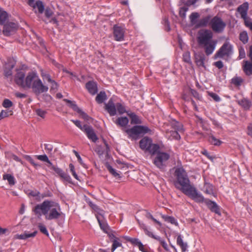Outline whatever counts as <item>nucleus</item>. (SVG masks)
<instances>
[{
	"instance_id": "obj_1",
	"label": "nucleus",
	"mask_w": 252,
	"mask_h": 252,
	"mask_svg": "<svg viewBox=\"0 0 252 252\" xmlns=\"http://www.w3.org/2000/svg\"><path fill=\"white\" fill-rule=\"evenodd\" d=\"M32 211L38 217L44 215L47 220H58L62 215L59 203L49 200H45L42 203L36 205Z\"/></svg>"
},
{
	"instance_id": "obj_2",
	"label": "nucleus",
	"mask_w": 252,
	"mask_h": 252,
	"mask_svg": "<svg viewBox=\"0 0 252 252\" xmlns=\"http://www.w3.org/2000/svg\"><path fill=\"white\" fill-rule=\"evenodd\" d=\"M176 181L174 182L175 187L183 193L191 187L190 181L186 170L182 167H178L174 173Z\"/></svg>"
},
{
	"instance_id": "obj_3",
	"label": "nucleus",
	"mask_w": 252,
	"mask_h": 252,
	"mask_svg": "<svg viewBox=\"0 0 252 252\" xmlns=\"http://www.w3.org/2000/svg\"><path fill=\"white\" fill-rule=\"evenodd\" d=\"M169 158V154L163 152H158L153 159V163L159 169L164 170L166 167L167 161Z\"/></svg>"
},
{
	"instance_id": "obj_4",
	"label": "nucleus",
	"mask_w": 252,
	"mask_h": 252,
	"mask_svg": "<svg viewBox=\"0 0 252 252\" xmlns=\"http://www.w3.org/2000/svg\"><path fill=\"white\" fill-rule=\"evenodd\" d=\"M233 54V46L229 42L225 41L214 55V59L229 57Z\"/></svg>"
},
{
	"instance_id": "obj_5",
	"label": "nucleus",
	"mask_w": 252,
	"mask_h": 252,
	"mask_svg": "<svg viewBox=\"0 0 252 252\" xmlns=\"http://www.w3.org/2000/svg\"><path fill=\"white\" fill-rule=\"evenodd\" d=\"M151 131L147 126H135L131 128L126 130V133L128 135L129 138L136 139V136L139 134H145Z\"/></svg>"
},
{
	"instance_id": "obj_6",
	"label": "nucleus",
	"mask_w": 252,
	"mask_h": 252,
	"mask_svg": "<svg viewBox=\"0 0 252 252\" xmlns=\"http://www.w3.org/2000/svg\"><path fill=\"white\" fill-rule=\"evenodd\" d=\"M184 193L197 203H205V200L207 199L193 186L188 189Z\"/></svg>"
},
{
	"instance_id": "obj_7",
	"label": "nucleus",
	"mask_w": 252,
	"mask_h": 252,
	"mask_svg": "<svg viewBox=\"0 0 252 252\" xmlns=\"http://www.w3.org/2000/svg\"><path fill=\"white\" fill-rule=\"evenodd\" d=\"M213 33L209 30H202L198 32L197 38L199 45L213 40Z\"/></svg>"
},
{
	"instance_id": "obj_8",
	"label": "nucleus",
	"mask_w": 252,
	"mask_h": 252,
	"mask_svg": "<svg viewBox=\"0 0 252 252\" xmlns=\"http://www.w3.org/2000/svg\"><path fill=\"white\" fill-rule=\"evenodd\" d=\"M210 26L214 32L220 33L223 31L226 24L220 17L216 16L212 18Z\"/></svg>"
},
{
	"instance_id": "obj_9",
	"label": "nucleus",
	"mask_w": 252,
	"mask_h": 252,
	"mask_svg": "<svg viewBox=\"0 0 252 252\" xmlns=\"http://www.w3.org/2000/svg\"><path fill=\"white\" fill-rule=\"evenodd\" d=\"M31 88L36 95H39L42 93L47 92L49 89L47 86L43 84L42 81L39 78L34 80Z\"/></svg>"
},
{
	"instance_id": "obj_10",
	"label": "nucleus",
	"mask_w": 252,
	"mask_h": 252,
	"mask_svg": "<svg viewBox=\"0 0 252 252\" xmlns=\"http://www.w3.org/2000/svg\"><path fill=\"white\" fill-rule=\"evenodd\" d=\"M3 25V33L5 36L13 34L17 30V24L14 22H8Z\"/></svg>"
},
{
	"instance_id": "obj_11",
	"label": "nucleus",
	"mask_w": 252,
	"mask_h": 252,
	"mask_svg": "<svg viewBox=\"0 0 252 252\" xmlns=\"http://www.w3.org/2000/svg\"><path fill=\"white\" fill-rule=\"evenodd\" d=\"M113 36L115 40L121 41L124 39L125 29L121 26L115 25L113 28Z\"/></svg>"
},
{
	"instance_id": "obj_12",
	"label": "nucleus",
	"mask_w": 252,
	"mask_h": 252,
	"mask_svg": "<svg viewBox=\"0 0 252 252\" xmlns=\"http://www.w3.org/2000/svg\"><path fill=\"white\" fill-rule=\"evenodd\" d=\"M37 78H38V77L36 73L33 71L29 72L25 77L24 88H31L34 80H36Z\"/></svg>"
},
{
	"instance_id": "obj_13",
	"label": "nucleus",
	"mask_w": 252,
	"mask_h": 252,
	"mask_svg": "<svg viewBox=\"0 0 252 252\" xmlns=\"http://www.w3.org/2000/svg\"><path fill=\"white\" fill-rule=\"evenodd\" d=\"M217 43V40H213L211 41L201 45L200 46L204 48L206 55H211L214 52Z\"/></svg>"
},
{
	"instance_id": "obj_14",
	"label": "nucleus",
	"mask_w": 252,
	"mask_h": 252,
	"mask_svg": "<svg viewBox=\"0 0 252 252\" xmlns=\"http://www.w3.org/2000/svg\"><path fill=\"white\" fill-rule=\"evenodd\" d=\"M14 81L17 85L24 88L25 81V72L21 70H17V73L15 76Z\"/></svg>"
},
{
	"instance_id": "obj_15",
	"label": "nucleus",
	"mask_w": 252,
	"mask_h": 252,
	"mask_svg": "<svg viewBox=\"0 0 252 252\" xmlns=\"http://www.w3.org/2000/svg\"><path fill=\"white\" fill-rule=\"evenodd\" d=\"M83 132L86 133L88 138L93 142H96L98 140V137L92 126L89 125L86 126Z\"/></svg>"
},
{
	"instance_id": "obj_16",
	"label": "nucleus",
	"mask_w": 252,
	"mask_h": 252,
	"mask_svg": "<svg viewBox=\"0 0 252 252\" xmlns=\"http://www.w3.org/2000/svg\"><path fill=\"white\" fill-rule=\"evenodd\" d=\"M205 204L211 212L216 213L219 216L221 215L220 207L215 202L207 199L206 200H205Z\"/></svg>"
},
{
	"instance_id": "obj_17",
	"label": "nucleus",
	"mask_w": 252,
	"mask_h": 252,
	"mask_svg": "<svg viewBox=\"0 0 252 252\" xmlns=\"http://www.w3.org/2000/svg\"><path fill=\"white\" fill-rule=\"evenodd\" d=\"M104 108L110 116H114L116 115V106L112 98H110L107 103L105 104Z\"/></svg>"
},
{
	"instance_id": "obj_18",
	"label": "nucleus",
	"mask_w": 252,
	"mask_h": 252,
	"mask_svg": "<svg viewBox=\"0 0 252 252\" xmlns=\"http://www.w3.org/2000/svg\"><path fill=\"white\" fill-rule=\"evenodd\" d=\"M249 8V4L247 2L243 3L237 8V11L240 14L241 17L244 22L249 18L247 17V12Z\"/></svg>"
},
{
	"instance_id": "obj_19",
	"label": "nucleus",
	"mask_w": 252,
	"mask_h": 252,
	"mask_svg": "<svg viewBox=\"0 0 252 252\" xmlns=\"http://www.w3.org/2000/svg\"><path fill=\"white\" fill-rule=\"evenodd\" d=\"M15 64L13 62H8L5 63L4 67V75L6 78H8L12 76V70L15 66Z\"/></svg>"
},
{
	"instance_id": "obj_20",
	"label": "nucleus",
	"mask_w": 252,
	"mask_h": 252,
	"mask_svg": "<svg viewBox=\"0 0 252 252\" xmlns=\"http://www.w3.org/2000/svg\"><path fill=\"white\" fill-rule=\"evenodd\" d=\"M86 88L89 93L92 95H94L98 91L97 84L93 81L88 82L86 84Z\"/></svg>"
},
{
	"instance_id": "obj_21",
	"label": "nucleus",
	"mask_w": 252,
	"mask_h": 252,
	"mask_svg": "<svg viewBox=\"0 0 252 252\" xmlns=\"http://www.w3.org/2000/svg\"><path fill=\"white\" fill-rule=\"evenodd\" d=\"M50 168L53 170L55 172V173L57 174H58V175L61 178L63 179L64 180L66 181H69L70 179L69 176L66 174L65 173H64L62 169L58 167H56L53 164L52 165H50Z\"/></svg>"
},
{
	"instance_id": "obj_22",
	"label": "nucleus",
	"mask_w": 252,
	"mask_h": 252,
	"mask_svg": "<svg viewBox=\"0 0 252 252\" xmlns=\"http://www.w3.org/2000/svg\"><path fill=\"white\" fill-rule=\"evenodd\" d=\"M34 0H29L28 4L34 8L36 7L38 8V12L40 14L43 13L44 10V6L43 2L41 1L38 0L36 1L35 4H34Z\"/></svg>"
},
{
	"instance_id": "obj_23",
	"label": "nucleus",
	"mask_w": 252,
	"mask_h": 252,
	"mask_svg": "<svg viewBox=\"0 0 252 252\" xmlns=\"http://www.w3.org/2000/svg\"><path fill=\"white\" fill-rule=\"evenodd\" d=\"M242 68L244 72L247 76H252V61H244Z\"/></svg>"
},
{
	"instance_id": "obj_24",
	"label": "nucleus",
	"mask_w": 252,
	"mask_h": 252,
	"mask_svg": "<svg viewBox=\"0 0 252 252\" xmlns=\"http://www.w3.org/2000/svg\"><path fill=\"white\" fill-rule=\"evenodd\" d=\"M152 142V140L151 138L145 137L140 141L139 146L141 149L147 151Z\"/></svg>"
},
{
	"instance_id": "obj_25",
	"label": "nucleus",
	"mask_w": 252,
	"mask_h": 252,
	"mask_svg": "<svg viewBox=\"0 0 252 252\" xmlns=\"http://www.w3.org/2000/svg\"><path fill=\"white\" fill-rule=\"evenodd\" d=\"M237 103L242 106L245 110H249L252 106V102L249 99L244 98L241 100H236Z\"/></svg>"
},
{
	"instance_id": "obj_26",
	"label": "nucleus",
	"mask_w": 252,
	"mask_h": 252,
	"mask_svg": "<svg viewBox=\"0 0 252 252\" xmlns=\"http://www.w3.org/2000/svg\"><path fill=\"white\" fill-rule=\"evenodd\" d=\"M211 19V16L210 15L203 17L197 22L196 26L198 28L206 27L208 24L210 25Z\"/></svg>"
},
{
	"instance_id": "obj_27",
	"label": "nucleus",
	"mask_w": 252,
	"mask_h": 252,
	"mask_svg": "<svg viewBox=\"0 0 252 252\" xmlns=\"http://www.w3.org/2000/svg\"><path fill=\"white\" fill-rule=\"evenodd\" d=\"M170 124L171 126L174 129V130L178 131L181 133L184 132V129L183 128V125L182 123L175 120H172L170 122Z\"/></svg>"
},
{
	"instance_id": "obj_28",
	"label": "nucleus",
	"mask_w": 252,
	"mask_h": 252,
	"mask_svg": "<svg viewBox=\"0 0 252 252\" xmlns=\"http://www.w3.org/2000/svg\"><path fill=\"white\" fill-rule=\"evenodd\" d=\"M29 196H32V197H36V199L37 200H40L41 198H44L46 196H51L52 193H48L47 195L42 194L41 196H40V192L37 190H29V192L28 193Z\"/></svg>"
},
{
	"instance_id": "obj_29",
	"label": "nucleus",
	"mask_w": 252,
	"mask_h": 252,
	"mask_svg": "<svg viewBox=\"0 0 252 252\" xmlns=\"http://www.w3.org/2000/svg\"><path fill=\"white\" fill-rule=\"evenodd\" d=\"M129 122V120L126 117H121L118 118V119L115 122V123L119 126L122 127H125L126 126Z\"/></svg>"
},
{
	"instance_id": "obj_30",
	"label": "nucleus",
	"mask_w": 252,
	"mask_h": 252,
	"mask_svg": "<svg viewBox=\"0 0 252 252\" xmlns=\"http://www.w3.org/2000/svg\"><path fill=\"white\" fill-rule=\"evenodd\" d=\"M96 218L101 229L105 233H108V231H110V228L107 223L105 221L102 220L100 217L97 216Z\"/></svg>"
},
{
	"instance_id": "obj_31",
	"label": "nucleus",
	"mask_w": 252,
	"mask_h": 252,
	"mask_svg": "<svg viewBox=\"0 0 252 252\" xmlns=\"http://www.w3.org/2000/svg\"><path fill=\"white\" fill-rule=\"evenodd\" d=\"M177 244L180 247L182 252H185L187 251L188 244L183 241L181 235H178L177 238Z\"/></svg>"
},
{
	"instance_id": "obj_32",
	"label": "nucleus",
	"mask_w": 252,
	"mask_h": 252,
	"mask_svg": "<svg viewBox=\"0 0 252 252\" xmlns=\"http://www.w3.org/2000/svg\"><path fill=\"white\" fill-rule=\"evenodd\" d=\"M127 114L131 119L130 123L131 124H141L142 123L139 117L134 113H127Z\"/></svg>"
},
{
	"instance_id": "obj_33",
	"label": "nucleus",
	"mask_w": 252,
	"mask_h": 252,
	"mask_svg": "<svg viewBox=\"0 0 252 252\" xmlns=\"http://www.w3.org/2000/svg\"><path fill=\"white\" fill-rule=\"evenodd\" d=\"M159 146L156 144H153L152 142L150 144L147 151H148L152 155L157 154L158 153L160 152L159 151Z\"/></svg>"
},
{
	"instance_id": "obj_34",
	"label": "nucleus",
	"mask_w": 252,
	"mask_h": 252,
	"mask_svg": "<svg viewBox=\"0 0 252 252\" xmlns=\"http://www.w3.org/2000/svg\"><path fill=\"white\" fill-rule=\"evenodd\" d=\"M204 191L207 194H214V187L212 184L205 181L203 186Z\"/></svg>"
},
{
	"instance_id": "obj_35",
	"label": "nucleus",
	"mask_w": 252,
	"mask_h": 252,
	"mask_svg": "<svg viewBox=\"0 0 252 252\" xmlns=\"http://www.w3.org/2000/svg\"><path fill=\"white\" fill-rule=\"evenodd\" d=\"M37 234V231H34L32 233H29L25 232L24 234H22L20 235H17L16 238L19 239H26L30 237H34L36 234Z\"/></svg>"
},
{
	"instance_id": "obj_36",
	"label": "nucleus",
	"mask_w": 252,
	"mask_h": 252,
	"mask_svg": "<svg viewBox=\"0 0 252 252\" xmlns=\"http://www.w3.org/2000/svg\"><path fill=\"white\" fill-rule=\"evenodd\" d=\"M107 99V95L104 91H101L95 97V100L98 104H101Z\"/></svg>"
},
{
	"instance_id": "obj_37",
	"label": "nucleus",
	"mask_w": 252,
	"mask_h": 252,
	"mask_svg": "<svg viewBox=\"0 0 252 252\" xmlns=\"http://www.w3.org/2000/svg\"><path fill=\"white\" fill-rule=\"evenodd\" d=\"M8 18L7 13L2 9L0 8V25H4Z\"/></svg>"
},
{
	"instance_id": "obj_38",
	"label": "nucleus",
	"mask_w": 252,
	"mask_h": 252,
	"mask_svg": "<svg viewBox=\"0 0 252 252\" xmlns=\"http://www.w3.org/2000/svg\"><path fill=\"white\" fill-rule=\"evenodd\" d=\"M195 63L197 66L205 67L204 60L205 57L204 55H198L195 56Z\"/></svg>"
},
{
	"instance_id": "obj_39",
	"label": "nucleus",
	"mask_w": 252,
	"mask_h": 252,
	"mask_svg": "<svg viewBox=\"0 0 252 252\" xmlns=\"http://www.w3.org/2000/svg\"><path fill=\"white\" fill-rule=\"evenodd\" d=\"M208 141L211 144L214 145L215 146H220L222 143L221 141L216 138L213 135H211L209 136Z\"/></svg>"
},
{
	"instance_id": "obj_40",
	"label": "nucleus",
	"mask_w": 252,
	"mask_h": 252,
	"mask_svg": "<svg viewBox=\"0 0 252 252\" xmlns=\"http://www.w3.org/2000/svg\"><path fill=\"white\" fill-rule=\"evenodd\" d=\"M3 179L7 180L10 186H13L15 184V180L14 176L9 174H6L3 175Z\"/></svg>"
},
{
	"instance_id": "obj_41",
	"label": "nucleus",
	"mask_w": 252,
	"mask_h": 252,
	"mask_svg": "<svg viewBox=\"0 0 252 252\" xmlns=\"http://www.w3.org/2000/svg\"><path fill=\"white\" fill-rule=\"evenodd\" d=\"M239 39L244 44H246L248 42L249 37H248V33L246 31H243V32H240V33L239 34Z\"/></svg>"
},
{
	"instance_id": "obj_42",
	"label": "nucleus",
	"mask_w": 252,
	"mask_h": 252,
	"mask_svg": "<svg viewBox=\"0 0 252 252\" xmlns=\"http://www.w3.org/2000/svg\"><path fill=\"white\" fill-rule=\"evenodd\" d=\"M116 111H118L120 115H122L125 113H128L126 112L125 107L121 103H117L116 104Z\"/></svg>"
},
{
	"instance_id": "obj_43",
	"label": "nucleus",
	"mask_w": 252,
	"mask_h": 252,
	"mask_svg": "<svg viewBox=\"0 0 252 252\" xmlns=\"http://www.w3.org/2000/svg\"><path fill=\"white\" fill-rule=\"evenodd\" d=\"M63 101L69 104V107L76 112L80 109L74 101H72L66 98L63 99Z\"/></svg>"
},
{
	"instance_id": "obj_44",
	"label": "nucleus",
	"mask_w": 252,
	"mask_h": 252,
	"mask_svg": "<svg viewBox=\"0 0 252 252\" xmlns=\"http://www.w3.org/2000/svg\"><path fill=\"white\" fill-rule=\"evenodd\" d=\"M142 229L144 230L145 233L150 237L154 238L156 240V238H157L158 236H156L153 233L148 230L145 224H142L141 226Z\"/></svg>"
},
{
	"instance_id": "obj_45",
	"label": "nucleus",
	"mask_w": 252,
	"mask_h": 252,
	"mask_svg": "<svg viewBox=\"0 0 252 252\" xmlns=\"http://www.w3.org/2000/svg\"><path fill=\"white\" fill-rule=\"evenodd\" d=\"M162 218L164 219L165 221L170 222L171 224H174L175 225H178V222L173 217L171 216H163Z\"/></svg>"
},
{
	"instance_id": "obj_46",
	"label": "nucleus",
	"mask_w": 252,
	"mask_h": 252,
	"mask_svg": "<svg viewBox=\"0 0 252 252\" xmlns=\"http://www.w3.org/2000/svg\"><path fill=\"white\" fill-rule=\"evenodd\" d=\"M36 158L41 161L48 163L49 164L48 167H50V165H52V163L49 160L48 157L46 155L36 156Z\"/></svg>"
},
{
	"instance_id": "obj_47",
	"label": "nucleus",
	"mask_w": 252,
	"mask_h": 252,
	"mask_svg": "<svg viewBox=\"0 0 252 252\" xmlns=\"http://www.w3.org/2000/svg\"><path fill=\"white\" fill-rule=\"evenodd\" d=\"M113 244L112 247V252H113L116 248L122 246V244L119 241V239H114L112 240Z\"/></svg>"
},
{
	"instance_id": "obj_48",
	"label": "nucleus",
	"mask_w": 252,
	"mask_h": 252,
	"mask_svg": "<svg viewBox=\"0 0 252 252\" xmlns=\"http://www.w3.org/2000/svg\"><path fill=\"white\" fill-rule=\"evenodd\" d=\"M179 131L177 130H171L170 131V136L172 137L171 139L176 140H180L181 136L179 133Z\"/></svg>"
},
{
	"instance_id": "obj_49",
	"label": "nucleus",
	"mask_w": 252,
	"mask_h": 252,
	"mask_svg": "<svg viewBox=\"0 0 252 252\" xmlns=\"http://www.w3.org/2000/svg\"><path fill=\"white\" fill-rule=\"evenodd\" d=\"M26 159L30 162L36 169L40 167V165L37 163H35L33 158L30 156H26Z\"/></svg>"
},
{
	"instance_id": "obj_50",
	"label": "nucleus",
	"mask_w": 252,
	"mask_h": 252,
	"mask_svg": "<svg viewBox=\"0 0 252 252\" xmlns=\"http://www.w3.org/2000/svg\"><path fill=\"white\" fill-rule=\"evenodd\" d=\"M183 61L187 63H191L190 53L188 51L185 52L183 55Z\"/></svg>"
},
{
	"instance_id": "obj_51",
	"label": "nucleus",
	"mask_w": 252,
	"mask_h": 252,
	"mask_svg": "<svg viewBox=\"0 0 252 252\" xmlns=\"http://www.w3.org/2000/svg\"><path fill=\"white\" fill-rule=\"evenodd\" d=\"M189 10L187 6H183L180 8L179 15L181 17L185 18L186 16V12Z\"/></svg>"
},
{
	"instance_id": "obj_52",
	"label": "nucleus",
	"mask_w": 252,
	"mask_h": 252,
	"mask_svg": "<svg viewBox=\"0 0 252 252\" xmlns=\"http://www.w3.org/2000/svg\"><path fill=\"white\" fill-rule=\"evenodd\" d=\"M127 240L130 242L131 244L138 247L142 243L141 241L137 238L129 237Z\"/></svg>"
},
{
	"instance_id": "obj_53",
	"label": "nucleus",
	"mask_w": 252,
	"mask_h": 252,
	"mask_svg": "<svg viewBox=\"0 0 252 252\" xmlns=\"http://www.w3.org/2000/svg\"><path fill=\"white\" fill-rule=\"evenodd\" d=\"M243 81V79L239 77H236L232 79V83L237 86L241 85Z\"/></svg>"
},
{
	"instance_id": "obj_54",
	"label": "nucleus",
	"mask_w": 252,
	"mask_h": 252,
	"mask_svg": "<svg viewBox=\"0 0 252 252\" xmlns=\"http://www.w3.org/2000/svg\"><path fill=\"white\" fill-rule=\"evenodd\" d=\"M107 169L108 170V171H109V172L112 174L113 175L114 177H118V178H121V176H120V174L117 173L116 172V171L112 168V166H111L110 165H108L107 166Z\"/></svg>"
},
{
	"instance_id": "obj_55",
	"label": "nucleus",
	"mask_w": 252,
	"mask_h": 252,
	"mask_svg": "<svg viewBox=\"0 0 252 252\" xmlns=\"http://www.w3.org/2000/svg\"><path fill=\"white\" fill-rule=\"evenodd\" d=\"M156 240H158L159 242L160 245L162 246V247L165 250H168V245L164 239L161 238L159 236H157V238H156Z\"/></svg>"
},
{
	"instance_id": "obj_56",
	"label": "nucleus",
	"mask_w": 252,
	"mask_h": 252,
	"mask_svg": "<svg viewBox=\"0 0 252 252\" xmlns=\"http://www.w3.org/2000/svg\"><path fill=\"white\" fill-rule=\"evenodd\" d=\"M71 122H72L76 126L79 128L83 131H84L85 130V127L86 126H88V125H84L83 126H82L81 124L80 121L79 120H72Z\"/></svg>"
},
{
	"instance_id": "obj_57",
	"label": "nucleus",
	"mask_w": 252,
	"mask_h": 252,
	"mask_svg": "<svg viewBox=\"0 0 252 252\" xmlns=\"http://www.w3.org/2000/svg\"><path fill=\"white\" fill-rule=\"evenodd\" d=\"M199 17V14L197 12H193L189 16L190 22L192 24L195 23V21Z\"/></svg>"
},
{
	"instance_id": "obj_58",
	"label": "nucleus",
	"mask_w": 252,
	"mask_h": 252,
	"mask_svg": "<svg viewBox=\"0 0 252 252\" xmlns=\"http://www.w3.org/2000/svg\"><path fill=\"white\" fill-rule=\"evenodd\" d=\"M38 228L42 233L46 235V236H49L48 230H47V228L44 225L40 223L38 225Z\"/></svg>"
},
{
	"instance_id": "obj_59",
	"label": "nucleus",
	"mask_w": 252,
	"mask_h": 252,
	"mask_svg": "<svg viewBox=\"0 0 252 252\" xmlns=\"http://www.w3.org/2000/svg\"><path fill=\"white\" fill-rule=\"evenodd\" d=\"M12 105V102L8 99H5L2 103V106L6 108L11 107Z\"/></svg>"
},
{
	"instance_id": "obj_60",
	"label": "nucleus",
	"mask_w": 252,
	"mask_h": 252,
	"mask_svg": "<svg viewBox=\"0 0 252 252\" xmlns=\"http://www.w3.org/2000/svg\"><path fill=\"white\" fill-rule=\"evenodd\" d=\"M11 112V111L2 110L0 113V120L4 118L8 117L9 115H12Z\"/></svg>"
},
{
	"instance_id": "obj_61",
	"label": "nucleus",
	"mask_w": 252,
	"mask_h": 252,
	"mask_svg": "<svg viewBox=\"0 0 252 252\" xmlns=\"http://www.w3.org/2000/svg\"><path fill=\"white\" fill-rule=\"evenodd\" d=\"M49 83L51 84L50 91H57L59 87L58 84L54 80H52Z\"/></svg>"
},
{
	"instance_id": "obj_62",
	"label": "nucleus",
	"mask_w": 252,
	"mask_h": 252,
	"mask_svg": "<svg viewBox=\"0 0 252 252\" xmlns=\"http://www.w3.org/2000/svg\"><path fill=\"white\" fill-rule=\"evenodd\" d=\"M36 114L40 116V117L44 118L47 113V112L45 110L41 109H37L35 110Z\"/></svg>"
},
{
	"instance_id": "obj_63",
	"label": "nucleus",
	"mask_w": 252,
	"mask_h": 252,
	"mask_svg": "<svg viewBox=\"0 0 252 252\" xmlns=\"http://www.w3.org/2000/svg\"><path fill=\"white\" fill-rule=\"evenodd\" d=\"M190 93L194 98L198 100H200L201 99V96L196 90L190 89Z\"/></svg>"
},
{
	"instance_id": "obj_64",
	"label": "nucleus",
	"mask_w": 252,
	"mask_h": 252,
	"mask_svg": "<svg viewBox=\"0 0 252 252\" xmlns=\"http://www.w3.org/2000/svg\"><path fill=\"white\" fill-rule=\"evenodd\" d=\"M209 95L216 101L218 102L220 101V97L219 96L214 93H209Z\"/></svg>"
}]
</instances>
